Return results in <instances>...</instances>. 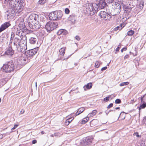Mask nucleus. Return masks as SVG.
<instances>
[{"instance_id": "obj_36", "label": "nucleus", "mask_w": 146, "mask_h": 146, "mask_svg": "<svg viewBox=\"0 0 146 146\" xmlns=\"http://www.w3.org/2000/svg\"><path fill=\"white\" fill-rule=\"evenodd\" d=\"M74 119L73 117H71L68 118L66 119L67 121L68 122V123H70Z\"/></svg>"}, {"instance_id": "obj_49", "label": "nucleus", "mask_w": 146, "mask_h": 146, "mask_svg": "<svg viewBox=\"0 0 146 146\" xmlns=\"http://www.w3.org/2000/svg\"><path fill=\"white\" fill-rule=\"evenodd\" d=\"M129 57V56L127 54L126 55H125V56L124 57V59H125L126 58H127Z\"/></svg>"}, {"instance_id": "obj_24", "label": "nucleus", "mask_w": 146, "mask_h": 146, "mask_svg": "<svg viewBox=\"0 0 146 146\" xmlns=\"http://www.w3.org/2000/svg\"><path fill=\"white\" fill-rule=\"evenodd\" d=\"M139 2V8L141 9H142L144 5V1L143 0H140L138 1Z\"/></svg>"}, {"instance_id": "obj_25", "label": "nucleus", "mask_w": 146, "mask_h": 146, "mask_svg": "<svg viewBox=\"0 0 146 146\" xmlns=\"http://www.w3.org/2000/svg\"><path fill=\"white\" fill-rule=\"evenodd\" d=\"M68 20L71 22L74 23L75 22L76 20V17L75 16L73 15L70 16L68 18Z\"/></svg>"}, {"instance_id": "obj_52", "label": "nucleus", "mask_w": 146, "mask_h": 146, "mask_svg": "<svg viewBox=\"0 0 146 146\" xmlns=\"http://www.w3.org/2000/svg\"><path fill=\"white\" fill-rule=\"evenodd\" d=\"M80 114V113H79V111H78L75 114V116L78 115Z\"/></svg>"}, {"instance_id": "obj_28", "label": "nucleus", "mask_w": 146, "mask_h": 146, "mask_svg": "<svg viewBox=\"0 0 146 146\" xmlns=\"http://www.w3.org/2000/svg\"><path fill=\"white\" fill-rule=\"evenodd\" d=\"M47 1L48 0H39L38 1V3L41 5H42L47 2Z\"/></svg>"}, {"instance_id": "obj_6", "label": "nucleus", "mask_w": 146, "mask_h": 146, "mask_svg": "<svg viewBox=\"0 0 146 146\" xmlns=\"http://www.w3.org/2000/svg\"><path fill=\"white\" fill-rule=\"evenodd\" d=\"M28 58H24L23 57H20L19 60L17 61L18 64L16 66V68L18 69H20L21 68L22 65L27 63L28 62Z\"/></svg>"}, {"instance_id": "obj_19", "label": "nucleus", "mask_w": 146, "mask_h": 146, "mask_svg": "<svg viewBox=\"0 0 146 146\" xmlns=\"http://www.w3.org/2000/svg\"><path fill=\"white\" fill-rule=\"evenodd\" d=\"M144 97V96H143V97H141V103H143L141 104L139 108V112H140L141 109L144 108L146 107V103L143 101V99Z\"/></svg>"}, {"instance_id": "obj_35", "label": "nucleus", "mask_w": 146, "mask_h": 146, "mask_svg": "<svg viewBox=\"0 0 146 146\" xmlns=\"http://www.w3.org/2000/svg\"><path fill=\"white\" fill-rule=\"evenodd\" d=\"M100 65V63L98 61H96L95 64V67L96 68H98L99 66Z\"/></svg>"}, {"instance_id": "obj_42", "label": "nucleus", "mask_w": 146, "mask_h": 146, "mask_svg": "<svg viewBox=\"0 0 146 146\" xmlns=\"http://www.w3.org/2000/svg\"><path fill=\"white\" fill-rule=\"evenodd\" d=\"M113 106V104L112 103L110 104L108 106H107V108L108 109H109L110 108L112 107Z\"/></svg>"}, {"instance_id": "obj_7", "label": "nucleus", "mask_w": 146, "mask_h": 146, "mask_svg": "<svg viewBox=\"0 0 146 146\" xmlns=\"http://www.w3.org/2000/svg\"><path fill=\"white\" fill-rule=\"evenodd\" d=\"M14 3L16 7H15L13 9H15V11L14 12H13V9H12L11 10V13L13 14L15 12L19 13L22 11L23 7L22 2L19 3V4H17V1L16 0V3L15 2H14Z\"/></svg>"}, {"instance_id": "obj_41", "label": "nucleus", "mask_w": 146, "mask_h": 146, "mask_svg": "<svg viewBox=\"0 0 146 146\" xmlns=\"http://www.w3.org/2000/svg\"><path fill=\"white\" fill-rule=\"evenodd\" d=\"M18 126V125H17V124L15 125H14V127H13L12 128L11 130H14V129H15Z\"/></svg>"}, {"instance_id": "obj_45", "label": "nucleus", "mask_w": 146, "mask_h": 146, "mask_svg": "<svg viewBox=\"0 0 146 146\" xmlns=\"http://www.w3.org/2000/svg\"><path fill=\"white\" fill-rule=\"evenodd\" d=\"M127 50V48L126 47H124L123 48H122L121 50V52H123V51H126Z\"/></svg>"}, {"instance_id": "obj_21", "label": "nucleus", "mask_w": 146, "mask_h": 146, "mask_svg": "<svg viewBox=\"0 0 146 146\" xmlns=\"http://www.w3.org/2000/svg\"><path fill=\"white\" fill-rule=\"evenodd\" d=\"M37 40V37L36 36L35 37H31L29 39V42L31 44H35Z\"/></svg>"}, {"instance_id": "obj_47", "label": "nucleus", "mask_w": 146, "mask_h": 146, "mask_svg": "<svg viewBox=\"0 0 146 146\" xmlns=\"http://www.w3.org/2000/svg\"><path fill=\"white\" fill-rule=\"evenodd\" d=\"M76 39V40H79L80 39V38L79 36H76L75 37Z\"/></svg>"}, {"instance_id": "obj_54", "label": "nucleus", "mask_w": 146, "mask_h": 146, "mask_svg": "<svg viewBox=\"0 0 146 146\" xmlns=\"http://www.w3.org/2000/svg\"><path fill=\"white\" fill-rule=\"evenodd\" d=\"M88 115L89 117H92L94 116V115H92V113H89Z\"/></svg>"}, {"instance_id": "obj_26", "label": "nucleus", "mask_w": 146, "mask_h": 146, "mask_svg": "<svg viewBox=\"0 0 146 146\" xmlns=\"http://www.w3.org/2000/svg\"><path fill=\"white\" fill-rule=\"evenodd\" d=\"M124 27V26L123 27V25L122 24H121L119 26H117L115 27L114 29V30L115 31H117L118 30H120L121 29H122V28Z\"/></svg>"}, {"instance_id": "obj_51", "label": "nucleus", "mask_w": 146, "mask_h": 146, "mask_svg": "<svg viewBox=\"0 0 146 146\" xmlns=\"http://www.w3.org/2000/svg\"><path fill=\"white\" fill-rule=\"evenodd\" d=\"M37 141L36 140H34L32 141V143L33 144H35L36 143Z\"/></svg>"}, {"instance_id": "obj_27", "label": "nucleus", "mask_w": 146, "mask_h": 146, "mask_svg": "<svg viewBox=\"0 0 146 146\" xmlns=\"http://www.w3.org/2000/svg\"><path fill=\"white\" fill-rule=\"evenodd\" d=\"M134 33V31L132 30L129 31L127 32V35L129 36H131Z\"/></svg>"}, {"instance_id": "obj_40", "label": "nucleus", "mask_w": 146, "mask_h": 146, "mask_svg": "<svg viewBox=\"0 0 146 146\" xmlns=\"http://www.w3.org/2000/svg\"><path fill=\"white\" fill-rule=\"evenodd\" d=\"M97 112V111L96 110H94L92 111V115H96Z\"/></svg>"}, {"instance_id": "obj_50", "label": "nucleus", "mask_w": 146, "mask_h": 146, "mask_svg": "<svg viewBox=\"0 0 146 146\" xmlns=\"http://www.w3.org/2000/svg\"><path fill=\"white\" fill-rule=\"evenodd\" d=\"M54 136H58L59 135V133H54Z\"/></svg>"}, {"instance_id": "obj_59", "label": "nucleus", "mask_w": 146, "mask_h": 146, "mask_svg": "<svg viewBox=\"0 0 146 146\" xmlns=\"http://www.w3.org/2000/svg\"><path fill=\"white\" fill-rule=\"evenodd\" d=\"M135 101L134 100H131V103H133V102H134Z\"/></svg>"}, {"instance_id": "obj_48", "label": "nucleus", "mask_w": 146, "mask_h": 146, "mask_svg": "<svg viewBox=\"0 0 146 146\" xmlns=\"http://www.w3.org/2000/svg\"><path fill=\"white\" fill-rule=\"evenodd\" d=\"M107 67L106 66H105L104 67H103L101 69V71H103L104 70H106V69H107Z\"/></svg>"}, {"instance_id": "obj_29", "label": "nucleus", "mask_w": 146, "mask_h": 146, "mask_svg": "<svg viewBox=\"0 0 146 146\" xmlns=\"http://www.w3.org/2000/svg\"><path fill=\"white\" fill-rule=\"evenodd\" d=\"M89 119V118L87 117L86 118H84L83 120L81 122V123L82 124H85L86 122L88 121V120Z\"/></svg>"}, {"instance_id": "obj_62", "label": "nucleus", "mask_w": 146, "mask_h": 146, "mask_svg": "<svg viewBox=\"0 0 146 146\" xmlns=\"http://www.w3.org/2000/svg\"><path fill=\"white\" fill-rule=\"evenodd\" d=\"M128 9L129 10V12L130 11H131V8H129Z\"/></svg>"}, {"instance_id": "obj_23", "label": "nucleus", "mask_w": 146, "mask_h": 146, "mask_svg": "<svg viewBox=\"0 0 146 146\" xmlns=\"http://www.w3.org/2000/svg\"><path fill=\"white\" fill-rule=\"evenodd\" d=\"M92 86V84L91 83H88L87 85H85L84 86V88L85 90H86V89H90Z\"/></svg>"}, {"instance_id": "obj_11", "label": "nucleus", "mask_w": 146, "mask_h": 146, "mask_svg": "<svg viewBox=\"0 0 146 146\" xmlns=\"http://www.w3.org/2000/svg\"><path fill=\"white\" fill-rule=\"evenodd\" d=\"M25 54L27 57L32 56L37 53L36 48H34L33 49L29 50L25 52Z\"/></svg>"}, {"instance_id": "obj_14", "label": "nucleus", "mask_w": 146, "mask_h": 146, "mask_svg": "<svg viewBox=\"0 0 146 146\" xmlns=\"http://www.w3.org/2000/svg\"><path fill=\"white\" fill-rule=\"evenodd\" d=\"M36 22H33L31 25L32 26V27L33 29L35 30H37L40 27L41 25L38 21H36Z\"/></svg>"}, {"instance_id": "obj_61", "label": "nucleus", "mask_w": 146, "mask_h": 146, "mask_svg": "<svg viewBox=\"0 0 146 146\" xmlns=\"http://www.w3.org/2000/svg\"><path fill=\"white\" fill-rule=\"evenodd\" d=\"M41 133L42 134H43L44 133V132L43 131H42L41 132Z\"/></svg>"}, {"instance_id": "obj_33", "label": "nucleus", "mask_w": 146, "mask_h": 146, "mask_svg": "<svg viewBox=\"0 0 146 146\" xmlns=\"http://www.w3.org/2000/svg\"><path fill=\"white\" fill-rule=\"evenodd\" d=\"M63 29H60L59 30L57 33L58 35H60L61 34H62V32Z\"/></svg>"}, {"instance_id": "obj_17", "label": "nucleus", "mask_w": 146, "mask_h": 146, "mask_svg": "<svg viewBox=\"0 0 146 146\" xmlns=\"http://www.w3.org/2000/svg\"><path fill=\"white\" fill-rule=\"evenodd\" d=\"M14 45L16 46L17 48V45H19V42H21V40H22L21 38L19 36L15 37L14 38Z\"/></svg>"}, {"instance_id": "obj_12", "label": "nucleus", "mask_w": 146, "mask_h": 146, "mask_svg": "<svg viewBox=\"0 0 146 146\" xmlns=\"http://www.w3.org/2000/svg\"><path fill=\"white\" fill-rule=\"evenodd\" d=\"M9 1H10L9 3L10 5V7L11 9H13V12H14L15 10L13 8H14L15 7H16V5L14 2L16 3V0H5L4 2L5 4H6L8 3Z\"/></svg>"}, {"instance_id": "obj_16", "label": "nucleus", "mask_w": 146, "mask_h": 146, "mask_svg": "<svg viewBox=\"0 0 146 146\" xmlns=\"http://www.w3.org/2000/svg\"><path fill=\"white\" fill-rule=\"evenodd\" d=\"M18 27L19 29L21 30V31L23 33L26 32L27 31V29L24 23H22L21 24H20L18 25Z\"/></svg>"}, {"instance_id": "obj_31", "label": "nucleus", "mask_w": 146, "mask_h": 146, "mask_svg": "<svg viewBox=\"0 0 146 146\" xmlns=\"http://www.w3.org/2000/svg\"><path fill=\"white\" fill-rule=\"evenodd\" d=\"M129 83L128 82H122L120 84V86H124L127 85L129 84Z\"/></svg>"}, {"instance_id": "obj_18", "label": "nucleus", "mask_w": 146, "mask_h": 146, "mask_svg": "<svg viewBox=\"0 0 146 146\" xmlns=\"http://www.w3.org/2000/svg\"><path fill=\"white\" fill-rule=\"evenodd\" d=\"M5 55L10 56L13 54L14 51L12 49L11 47H10L5 52Z\"/></svg>"}, {"instance_id": "obj_8", "label": "nucleus", "mask_w": 146, "mask_h": 146, "mask_svg": "<svg viewBox=\"0 0 146 146\" xmlns=\"http://www.w3.org/2000/svg\"><path fill=\"white\" fill-rule=\"evenodd\" d=\"M93 139V138L90 137L84 138L80 142V143L82 145H88L92 142Z\"/></svg>"}, {"instance_id": "obj_46", "label": "nucleus", "mask_w": 146, "mask_h": 146, "mask_svg": "<svg viewBox=\"0 0 146 146\" xmlns=\"http://www.w3.org/2000/svg\"><path fill=\"white\" fill-rule=\"evenodd\" d=\"M14 34L13 33H12L11 34V39H13V38H14Z\"/></svg>"}, {"instance_id": "obj_55", "label": "nucleus", "mask_w": 146, "mask_h": 146, "mask_svg": "<svg viewBox=\"0 0 146 146\" xmlns=\"http://www.w3.org/2000/svg\"><path fill=\"white\" fill-rule=\"evenodd\" d=\"M120 48V47L118 46L115 49V50L117 51H118L119 50V49Z\"/></svg>"}, {"instance_id": "obj_2", "label": "nucleus", "mask_w": 146, "mask_h": 146, "mask_svg": "<svg viewBox=\"0 0 146 146\" xmlns=\"http://www.w3.org/2000/svg\"><path fill=\"white\" fill-rule=\"evenodd\" d=\"M15 67L12 61L3 65L2 69L6 72L9 73L13 71Z\"/></svg>"}, {"instance_id": "obj_58", "label": "nucleus", "mask_w": 146, "mask_h": 146, "mask_svg": "<svg viewBox=\"0 0 146 146\" xmlns=\"http://www.w3.org/2000/svg\"><path fill=\"white\" fill-rule=\"evenodd\" d=\"M25 50V48H24V49H22V50H21L20 51L21 52H23Z\"/></svg>"}, {"instance_id": "obj_4", "label": "nucleus", "mask_w": 146, "mask_h": 146, "mask_svg": "<svg viewBox=\"0 0 146 146\" xmlns=\"http://www.w3.org/2000/svg\"><path fill=\"white\" fill-rule=\"evenodd\" d=\"M110 3H112V5H115L116 7H115L114 8L115 9H114L113 12L110 13L111 16H115L119 14L120 13L121 10V6L120 5L119 3H116L115 2H113L112 0H111Z\"/></svg>"}, {"instance_id": "obj_13", "label": "nucleus", "mask_w": 146, "mask_h": 146, "mask_svg": "<svg viewBox=\"0 0 146 146\" xmlns=\"http://www.w3.org/2000/svg\"><path fill=\"white\" fill-rule=\"evenodd\" d=\"M98 5L99 9H100L104 8L106 6L107 3L104 0H101L99 1Z\"/></svg>"}, {"instance_id": "obj_22", "label": "nucleus", "mask_w": 146, "mask_h": 146, "mask_svg": "<svg viewBox=\"0 0 146 146\" xmlns=\"http://www.w3.org/2000/svg\"><path fill=\"white\" fill-rule=\"evenodd\" d=\"M7 79L3 78L0 80V88L3 86L7 82Z\"/></svg>"}, {"instance_id": "obj_56", "label": "nucleus", "mask_w": 146, "mask_h": 146, "mask_svg": "<svg viewBox=\"0 0 146 146\" xmlns=\"http://www.w3.org/2000/svg\"><path fill=\"white\" fill-rule=\"evenodd\" d=\"M69 124V123H68L67 121V120H66L65 122V125H68Z\"/></svg>"}, {"instance_id": "obj_3", "label": "nucleus", "mask_w": 146, "mask_h": 146, "mask_svg": "<svg viewBox=\"0 0 146 146\" xmlns=\"http://www.w3.org/2000/svg\"><path fill=\"white\" fill-rule=\"evenodd\" d=\"M62 16V14L61 11H54L50 13L49 17L50 20H55L60 19Z\"/></svg>"}, {"instance_id": "obj_44", "label": "nucleus", "mask_w": 146, "mask_h": 146, "mask_svg": "<svg viewBox=\"0 0 146 146\" xmlns=\"http://www.w3.org/2000/svg\"><path fill=\"white\" fill-rule=\"evenodd\" d=\"M98 121L96 119L93 120L92 121H91L90 122V123L92 124H93L95 122H97Z\"/></svg>"}, {"instance_id": "obj_32", "label": "nucleus", "mask_w": 146, "mask_h": 146, "mask_svg": "<svg viewBox=\"0 0 146 146\" xmlns=\"http://www.w3.org/2000/svg\"><path fill=\"white\" fill-rule=\"evenodd\" d=\"M141 146H146V141H142L140 143Z\"/></svg>"}, {"instance_id": "obj_57", "label": "nucleus", "mask_w": 146, "mask_h": 146, "mask_svg": "<svg viewBox=\"0 0 146 146\" xmlns=\"http://www.w3.org/2000/svg\"><path fill=\"white\" fill-rule=\"evenodd\" d=\"M143 121L145 124H146V117L143 119Z\"/></svg>"}, {"instance_id": "obj_30", "label": "nucleus", "mask_w": 146, "mask_h": 146, "mask_svg": "<svg viewBox=\"0 0 146 146\" xmlns=\"http://www.w3.org/2000/svg\"><path fill=\"white\" fill-rule=\"evenodd\" d=\"M85 110V108L84 107H82L78 109V111L79 113L80 114L82 113Z\"/></svg>"}, {"instance_id": "obj_60", "label": "nucleus", "mask_w": 146, "mask_h": 146, "mask_svg": "<svg viewBox=\"0 0 146 146\" xmlns=\"http://www.w3.org/2000/svg\"><path fill=\"white\" fill-rule=\"evenodd\" d=\"M115 109V110H118V109H120V108L119 107H116V108Z\"/></svg>"}, {"instance_id": "obj_15", "label": "nucleus", "mask_w": 146, "mask_h": 146, "mask_svg": "<svg viewBox=\"0 0 146 146\" xmlns=\"http://www.w3.org/2000/svg\"><path fill=\"white\" fill-rule=\"evenodd\" d=\"M10 25L11 24L10 23L8 22H6L4 23L3 24L1 25L0 27V33L7 28L10 26Z\"/></svg>"}, {"instance_id": "obj_64", "label": "nucleus", "mask_w": 146, "mask_h": 146, "mask_svg": "<svg viewBox=\"0 0 146 146\" xmlns=\"http://www.w3.org/2000/svg\"><path fill=\"white\" fill-rule=\"evenodd\" d=\"M42 34H44V31L42 30Z\"/></svg>"}, {"instance_id": "obj_9", "label": "nucleus", "mask_w": 146, "mask_h": 146, "mask_svg": "<svg viewBox=\"0 0 146 146\" xmlns=\"http://www.w3.org/2000/svg\"><path fill=\"white\" fill-rule=\"evenodd\" d=\"M99 16L103 19L106 20L109 19L111 18L110 13H108L106 12L103 11H101L99 13Z\"/></svg>"}, {"instance_id": "obj_39", "label": "nucleus", "mask_w": 146, "mask_h": 146, "mask_svg": "<svg viewBox=\"0 0 146 146\" xmlns=\"http://www.w3.org/2000/svg\"><path fill=\"white\" fill-rule=\"evenodd\" d=\"M65 12L66 14H68L70 12V11L68 8H66L65 10Z\"/></svg>"}, {"instance_id": "obj_63", "label": "nucleus", "mask_w": 146, "mask_h": 146, "mask_svg": "<svg viewBox=\"0 0 146 146\" xmlns=\"http://www.w3.org/2000/svg\"><path fill=\"white\" fill-rule=\"evenodd\" d=\"M54 136V134H52L50 135V136L52 137H53Z\"/></svg>"}, {"instance_id": "obj_5", "label": "nucleus", "mask_w": 146, "mask_h": 146, "mask_svg": "<svg viewBox=\"0 0 146 146\" xmlns=\"http://www.w3.org/2000/svg\"><path fill=\"white\" fill-rule=\"evenodd\" d=\"M58 26L57 22H49L46 24L45 28L48 31H51L57 28Z\"/></svg>"}, {"instance_id": "obj_34", "label": "nucleus", "mask_w": 146, "mask_h": 146, "mask_svg": "<svg viewBox=\"0 0 146 146\" xmlns=\"http://www.w3.org/2000/svg\"><path fill=\"white\" fill-rule=\"evenodd\" d=\"M133 135L134 136H135L137 137H141V135H139V133L138 132L134 133Z\"/></svg>"}, {"instance_id": "obj_10", "label": "nucleus", "mask_w": 146, "mask_h": 146, "mask_svg": "<svg viewBox=\"0 0 146 146\" xmlns=\"http://www.w3.org/2000/svg\"><path fill=\"white\" fill-rule=\"evenodd\" d=\"M38 15L35 14H32L29 16L28 19V22L29 23L31 24L33 22H36Z\"/></svg>"}, {"instance_id": "obj_1", "label": "nucleus", "mask_w": 146, "mask_h": 146, "mask_svg": "<svg viewBox=\"0 0 146 146\" xmlns=\"http://www.w3.org/2000/svg\"><path fill=\"white\" fill-rule=\"evenodd\" d=\"M86 9H87V11L90 12V14L94 15L97 12L98 9H99L97 4L94 3H88L86 5Z\"/></svg>"}, {"instance_id": "obj_37", "label": "nucleus", "mask_w": 146, "mask_h": 146, "mask_svg": "<svg viewBox=\"0 0 146 146\" xmlns=\"http://www.w3.org/2000/svg\"><path fill=\"white\" fill-rule=\"evenodd\" d=\"M121 102V101L119 99H118L115 100V103L116 104H119Z\"/></svg>"}, {"instance_id": "obj_53", "label": "nucleus", "mask_w": 146, "mask_h": 146, "mask_svg": "<svg viewBox=\"0 0 146 146\" xmlns=\"http://www.w3.org/2000/svg\"><path fill=\"white\" fill-rule=\"evenodd\" d=\"M25 112V110L23 109H22L20 111V113L21 114H23Z\"/></svg>"}, {"instance_id": "obj_43", "label": "nucleus", "mask_w": 146, "mask_h": 146, "mask_svg": "<svg viewBox=\"0 0 146 146\" xmlns=\"http://www.w3.org/2000/svg\"><path fill=\"white\" fill-rule=\"evenodd\" d=\"M62 32V35H66L67 33V31L64 29H63V31Z\"/></svg>"}, {"instance_id": "obj_38", "label": "nucleus", "mask_w": 146, "mask_h": 146, "mask_svg": "<svg viewBox=\"0 0 146 146\" xmlns=\"http://www.w3.org/2000/svg\"><path fill=\"white\" fill-rule=\"evenodd\" d=\"M110 97V96H108L105 98L104 100V101L107 102L109 101V98Z\"/></svg>"}, {"instance_id": "obj_20", "label": "nucleus", "mask_w": 146, "mask_h": 146, "mask_svg": "<svg viewBox=\"0 0 146 146\" xmlns=\"http://www.w3.org/2000/svg\"><path fill=\"white\" fill-rule=\"evenodd\" d=\"M65 47L61 48L59 51V56L60 58H62L64 55L65 53Z\"/></svg>"}]
</instances>
